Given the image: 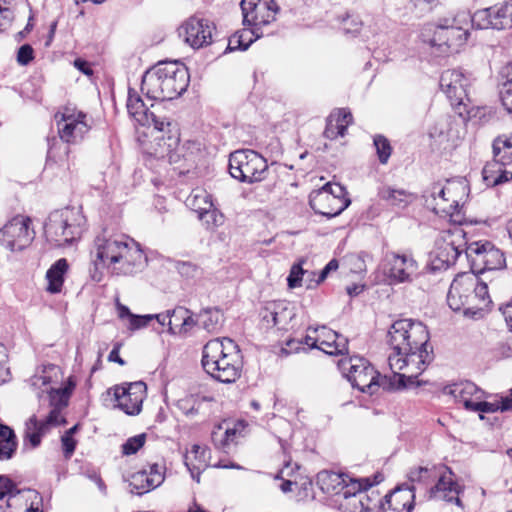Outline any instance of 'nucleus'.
<instances>
[{
	"mask_svg": "<svg viewBox=\"0 0 512 512\" xmlns=\"http://www.w3.org/2000/svg\"><path fill=\"white\" fill-rule=\"evenodd\" d=\"M429 338L427 327L412 319L397 320L388 330L387 343L393 351L388 356V365L392 372L403 375L409 385L415 383L432 359L427 349Z\"/></svg>",
	"mask_w": 512,
	"mask_h": 512,
	"instance_id": "nucleus-1",
	"label": "nucleus"
},
{
	"mask_svg": "<svg viewBox=\"0 0 512 512\" xmlns=\"http://www.w3.org/2000/svg\"><path fill=\"white\" fill-rule=\"evenodd\" d=\"M189 73L179 61H163L148 69L142 76L141 91L159 101L173 100L186 91Z\"/></svg>",
	"mask_w": 512,
	"mask_h": 512,
	"instance_id": "nucleus-2",
	"label": "nucleus"
},
{
	"mask_svg": "<svg viewBox=\"0 0 512 512\" xmlns=\"http://www.w3.org/2000/svg\"><path fill=\"white\" fill-rule=\"evenodd\" d=\"M202 366L214 379L223 383L235 382L242 369L238 345L230 338H216L203 347Z\"/></svg>",
	"mask_w": 512,
	"mask_h": 512,
	"instance_id": "nucleus-3",
	"label": "nucleus"
},
{
	"mask_svg": "<svg viewBox=\"0 0 512 512\" xmlns=\"http://www.w3.org/2000/svg\"><path fill=\"white\" fill-rule=\"evenodd\" d=\"M447 303L453 311L474 317L491 304L487 284L473 272L459 273L450 285Z\"/></svg>",
	"mask_w": 512,
	"mask_h": 512,
	"instance_id": "nucleus-4",
	"label": "nucleus"
},
{
	"mask_svg": "<svg viewBox=\"0 0 512 512\" xmlns=\"http://www.w3.org/2000/svg\"><path fill=\"white\" fill-rule=\"evenodd\" d=\"M340 368L353 387L369 395L375 394L380 387L386 391H393L409 386L399 372L395 371L391 376H382L364 358L354 357L342 360Z\"/></svg>",
	"mask_w": 512,
	"mask_h": 512,
	"instance_id": "nucleus-5",
	"label": "nucleus"
},
{
	"mask_svg": "<svg viewBox=\"0 0 512 512\" xmlns=\"http://www.w3.org/2000/svg\"><path fill=\"white\" fill-rule=\"evenodd\" d=\"M160 122L162 125H151V140L144 145L145 153L157 159H167L170 164H179L176 169L180 174L188 172V162H193L192 155L186 154L184 146L179 147L180 137L176 125L166 118Z\"/></svg>",
	"mask_w": 512,
	"mask_h": 512,
	"instance_id": "nucleus-6",
	"label": "nucleus"
},
{
	"mask_svg": "<svg viewBox=\"0 0 512 512\" xmlns=\"http://www.w3.org/2000/svg\"><path fill=\"white\" fill-rule=\"evenodd\" d=\"M85 223L86 219L79 208L65 207L49 214L44 224V234L54 246H64L81 237Z\"/></svg>",
	"mask_w": 512,
	"mask_h": 512,
	"instance_id": "nucleus-7",
	"label": "nucleus"
},
{
	"mask_svg": "<svg viewBox=\"0 0 512 512\" xmlns=\"http://www.w3.org/2000/svg\"><path fill=\"white\" fill-rule=\"evenodd\" d=\"M69 394L66 389H51L49 391L50 411L43 419L39 420L33 415L26 422L24 438L30 442L33 448L41 443V438L52 428L66 423L62 410L68 405Z\"/></svg>",
	"mask_w": 512,
	"mask_h": 512,
	"instance_id": "nucleus-8",
	"label": "nucleus"
},
{
	"mask_svg": "<svg viewBox=\"0 0 512 512\" xmlns=\"http://www.w3.org/2000/svg\"><path fill=\"white\" fill-rule=\"evenodd\" d=\"M468 15H457L439 18L436 22L431 44L442 53H456L468 40Z\"/></svg>",
	"mask_w": 512,
	"mask_h": 512,
	"instance_id": "nucleus-9",
	"label": "nucleus"
},
{
	"mask_svg": "<svg viewBox=\"0 0 512 512\" xmlns=\"http://www.w3.org/2000/svg\"><path fill=\"white\" fill-rule=\"evenodd\" d=\"M229 173L243 183L261 182L268 176V163L254 150H236L229 156Z\"/></svg>",
	"mask_w": 512,
	"mask_h": 512,
	"instance_id": "nucleus-10",
	"label": "nucleus"
},
{
	"mask_svg": "<svg viewBox=\"0 0 512 512\" xmlns=\"http://www.w3.org/2000/svg\"><path fill=\"white\" fill-rule=\"evenodd\" d=\"M309 204L315 213L333 218L349 206L350 199L342 185L327 183L310 194Z\"/></svg>",
	"mask_w": 512,
	"mask_h": 512,
	"instance_id": "nucleus-11",
	"label": "nucleus"
},
{
	"mask_svg": "<svg viewBox=\"0 0 512 512\" xmlns=\"http://www.w3.org/2000/svg\"><path fill=\"white\" fill-rule=\"evenodd\" d=\"M466 246L465 232L460 227H454L443 231L441 238L437 241L436 249L432 253V270L447 269L454 265L464 252Z\"/></svg>",
	"mask_w": 512,
	"mask_h": 512,
	"instance_id": "nucleus-12",
	"label": "nucleus"
},
{
	"mask_svg": "<svg viewBox=\"0 0 512 512\" xmlns=\"http://www.w3.org/2000/svg\"><path fill=\"white\" fill-rule=\"evenodd\" d=\"M467 190L468 186L462 178L447 180L444 186L434 185L431 194L433 211L440 216L452 218L459 212L460 202Z\"/></svg>",
	"mask_w": 512,
	"mask_h": 512,
	"instance_id": "nucleus-13",
	"label": "nucleus"
},
{
	"mask_svg": "<svg viewBox=\"0 0 512 512\" xmlns=\"http://www.w3.org/2000/svg\"><path fill=\"white\" fill-rule=\"evenodd\" d=\"M125 239L126 237L123 235L108 236L105 232L95 238L94 247L91 250L94 266L93 280L101 281V270L105 267L113 271Z\"/></svg>",
	"mask_w": 512,
	"mask_h": 512,
	"instance_id": "nucleus-14",
	"label": "nucleus"
},
{
	"mask_svg": "<svg viewBox=\"0 0 512 512\" xmlns=\"http://www.w3.org/2000/svg\"><path fill=\"white\" fill-rule=\"evenodd\" d=\"M473 81L470 73L461 69H448L441 74L439 85L452 106H466L470 102L469 87Z\"/></svg>",
	"mask_w": 512,
	"mask_h": 512,
	"instance_id": "nucleus-15",
	"label": "nucleus"
},
{
	"mask_svg": "<svg viewBox=\"0 0 512 512\" xmlns=\"http://www.w3.org/2000/svg\"><path fill=\"white\" fill-rule=\"evenodd\" d=\"M34 232L30 230V219L18 215L0 229V245L10 251H21L33 240Z\"/></svg>",
	"mask_w": 512,
	"mask_h": 512,
	"instance_id": "nucleus-16",
	"label": "nucleus"
},
{
	"mask_svg": "<svg viewBox=\"0 0 512 512\" xmlns=\"http://www.w3.org/2000/svg\"><path fill=\"white\" fill-rule=\"evenodd\" d=\"M60 138L67 143L81 141L90 130L87 115L74 108L65 107L62 112L55 115Z\"/></svg>",
	"mask_w": 512,
	"mask_h": 512,
	"instance_id": "nucleus-17",
	"label": "nucleus"
},
{
	"mask_svg": "<svg viewBox=\"0 0 512 512\" xmlns=\"http://www.w3.org/2000/svg\"><path fill=\"white\" fill-rule=\"evenodd\" d=\"M384 273L392 284L411 282L418 263L411 254L387 252L383 260Z\"/></svg>",
	"mask_w": 512,
	"mask_h": 512,
	"instance_id": "nucleus-18",
	"label": "nucleus"
},
{
	"mask_svg": "<svg viewBox=\"0 0 512 512\" xmlns=\"http://www.w3.org/2000/svg\"><path fill=\"white\" fill-rule=\"evenodd\" d=\"M243 24L260 29L275 20L279 7L275 0H242Z\"/></svg>",
	"mask_w": 512,
	"mask_h": 512,
	"instance_id": "nucleus-19",
	"label": "nucleus"
},
{
	"mask_svg": "<svg viewBox=\"0 0 512 512\" xmlns=\"http://www.w3.org/2000/svg\"><path fill=\"white\" fill-rule=\"evenodd\" d=\"M215 25L203 18L190 17L179 27V36L193 49L203 48L212 43Z\"/></svg>",
	"mask_w": 512,
	"mask_h": 512,
	"instance_id": "nucleus-20",
	"label": "nucleus"
},
{
	"mask_svg": "<svg viewBox=\"0 0 512 512\" xmlns=\"http://www.w3.org/2000/svg\"><path fill=\"white\" fill-rule=\"evenodd\" d=\"M382 475H375L374 482H371L369 478H363L361 480L349 479L348 488L342 492V499L340 506L350 509V512H362L372 510L368 503H364V500H369V495L366 490L372 487L374 484H378L382 481Z\"/></svg>",
	"mask_w": 512,
	"mask_h": 512,
	"instance_id": "nucleus-21",
	"label": "nucleus"
},
{
	"mask_svg": "<svg viewBox=\"0 0 512 512\" xmlns=\"http://www.w3.org/2000/svg\"><path fill=\"white\" fill-rule=\"evenodd\" d=\"M145 394L146 385L141 381L114 388L116 406L127 415H137L141 412Z\"/></svg>",
	"mask_w": 512,
	"mask_h": 512,
	"instance_id": "nucleus-22",
	"label": "nucleus"
},
{
	"mask_svg": "<svg viewBox=\"0 0 512 512\" xmlns=\"http://www.w3.org/2000/svg\"><path fill=\"white\" fill-rule=\"evenodd\" d=\"M508 10L507 4L477 10L470 17V21L477 29L503 30L512 26V18Z\"/></svg>",
	"mask_w": 512,
	"mask_h": 512,
	"instance_id": "nucleus-23",
	"label": "nucleus"
},
{
	"mask_svg": "<svg viewBox=\"0 0 512 512\" xmlns=\"http://www.w3.org/2000/svg\"><path fill=\"white\" fill-rule=\"evenodd\" d=\"M146 262V257L139 244L126 237L122 246L113 273L117 275H129L140 271Z\"/></svg>",
	"mask_w": 512,
	"mask_h": 512,
	"instance_id": "nucleus-24",
	"label": "nucleus"
},
{
	"mask_svg": "<svg viewBox=\"0 0 512 512\" xmlns=\"http://www.w3.org/2000/svg\"><path fill=\"white\" fill-rule=\"evenodd\" d=\"M415 488L402 485L385 496L381 503L382 512H411L415 503Z\"/></svg>",
	"mask_w": 512,
	"mask_h": 512,
	"instance_id": "nucleus-25",
	"label": "nucleus"
},
{
	"mask_svg": "<svg viewBox=\"0 0 512 512\" xmlns=\"http://www.w3.org/2000/svg\"><path fill=\"white\" fill-rule=\"evenodd\" d=\"M309 331L319 333L320 341L318 349L328 355H340L348 353V339L326 326L308 328Z\"/></svg>",
	"mask_w": 512,
	"mask_h": 512,
	"instance_id": "nucleus-26",
	"label": "nucleus"
},
{
	"mask_svg": "<svg viewBox=\"0 0 512 512\" xmlns=\"http://www.w3.org/2000/svg\"><path fill=\"white\" fill-rule=\"evenodd\" d=\"M444 393L451 395L456 402L462 403L467 410L472 409L476 400L484 396V392L471 381L453 383L444 388Z\"/></svg>",
	"mask_w": 512,
	"mask_h": 512,
	"instance_id": "nucleus-27",
	"label": "nucleus"
},
{
	"mask_svg": "<svg viewBox=\"0 0 512 512\" xmlns=\"http://www.w3.org/2000/svg\"><path fill=\"white\" fill-rule=\"evenodd\" d=\"M127 110L130 116L142 126L151 128V125H162L160 120L163 118L156 116L153 111H150L142 98L132 89L128 91Z\"/></svg>",
	"mask_w": 512,
	"mask_h": 512,
	"instance_id": "nucleus-28",
	"label": "nucleus"
},
{
	"mask_svg": "<svg viewBox=\"0 0 512 512\" xmlns=\"http://www.w3.org/2000/svg\"><path fill=\"white\" fill-rule=\"evenodd\" d=\"M292 316L284 301L269 302L260 311L261 322L265 328L284 325L292 319Z\"/></svg>",
	"mask_w": 512,
	"mask_h": 512,
	"instance_id": "nucleus-29",
	"label": "nucleus"
},
{
	"mask_svg": "<svg viewBox=\"0 0 512 512\" xmlns=\"http://www.w3.org/2000/svg\"><path fill=\"white\" fill-rule=\"evenodd\" d=\"M209 454V449L194 444L184 456V463L197 482H200V474L208 466Z\"/></svg>",
	"mask_w": 512,
	"mask_h": 512,
	"instance_id": "nucleus-30",
	"label": "nucleus"
},
{
	"mask_svg": "<svg viewBox=\"0 0 512 512\" xmlns=\"http://www.w3.org/2000/svg\"><path fill=\"white\" fill-rule=\"evenodd\" d=\"M321 489L328 494H333L340 501L342 492L348 488L347 477L336 472H323L318 477Z\"/></svg>",
	"mask_w": 512,
	"mask_h": 512,
	"instance_id": "nucleus-31",
	"label": "nucleus"
},
{
	"mask_svg": "<svg viewBox=\"0 0 512 512\" xmlns=\"http://www.w3.org/2000/svg\"><path fill=\"white\" fill-rule=\"evenodd\" d=\"M488 245H491L489 241H477L470 244L466 243L464 252L466 258L470 262L471 271L475 274L483 273V267L486 259V252L489 251Z\"/></svg>",
	"mask_w": 512,
	"mask_h": 512,
	"instance_id": "nucleus-32",
	"label": "nucleus"
},
{
	"mask_svg": "<svg viewBox=\"0 0 512 512\" xmlns=\"http://www.w3.org/2000/svg\"><path fill=\"white\" fill-rule=\"evenodd\" d=\"M483 180L488 186H497L512 180V172L494 158L487 162L482 170Z\"/></svg>",
	"mask_w": 512,
	"mask_h": 512,
	"instance_id": "nucleus-33",
	"label": "nucleus"
},
{
	"mask_svg": "<svg viewBox=\"0 0 512 512\" xmlns=\"http://www.w3.org/2000/svg\"><path fill=\"white\" fill-rule=\"evenodd\" d=\"M436 497H440L447 502H455L456 505L462 506V502L458 497L461 487L452 480L451 477L443 475L439 478L433 490Z\"/></svg>",
	"mask_w": 512,
	"mask_h": 512,
	"instance_id": "nucleus-34",
	"label": "nucleus"
},
{
	"mask_svg": "<svg viewBox=\"0 0 512 512\" xmlns=\"http://www.w3.org/2000/svg\"><path fill=\"white\" fill-rule=\"evenodd\" d=\"M17 445L13 429L0 423V461L10 460L17 450Z\"/></svg>",
	"mask_w": 512,
	"mask_h": 512,
	"instance_id": "nucleus-35",
	"label": "nucleus"
},
{
	"mask_svg": "<svg viewBox=\"0 0 512 512\" xmlns=\"http://www.w3.org/2000/svg\"><path fill=\"white\" fill-rule=\"evenodd\" d=\"M68 269L67 260L62 258L57 260L47 271L46 278L48 281L47 290L51 293H58L61 291L64 274Z\"/></svg>",
	"mask_w": 512,
	"mask_h": 512,
	"instance_id": "nucleus-36",
	"label": "nucleus"
},
{
	"mask_svg": "<svg viewBox=\"0 0 512 512\" xmlns=\"http://www.w3.org/2000/svg\"><path fill=\"white\" fill-rule=\"evenodd\" d=\"M258 31V29L253 27L252 29L245 28L236 32L229 38L227 50H247L256 39L262 36Z\"/></svg>",
	"mask_w": 512,
	"mask_h": 512,
	"instance_id": "nucleus-37",
	"label": "nucleus"
},
{
	"mask_svg": "<svg viewBox=\"0 0 512 512\" xmlns=\"http://www.w3.org/2000/svg\"><path fill=\"white\" fill-rule=\"evenodd\" d=\"M223 315L220 309L215 307H209L202 309L197 314L198 326L205 329L206 331L213 333L216 332L222 324Z\"/></svg>",
	"mask_w": 512,
	"mask_h": 512,
	"instance_id": "nucleus-38",
	"label": "nucleus"
},
{
	"mask_svg": "<svg viewBox=\"0 0 512 512\" xmlns=\"http://www.w3.org/2000/svg\"><path fill=\"white\" fill-rule=\"evenodd\" d=\"M493 158L504 166L512 163V137L499 136L493 141Z\"/></svg>",
	"mask_w": 512,
	"mask_h": 512,
	"instance_id": "nucleus-39",
	"label": "nucleus"
},
{
	"mask_svg": "<svg viewBox=\"0 0 512 512\" xmlns=\"http://www.w3.org/2000/svg\"><path fill=\"white\" fill-rule=\"evenodd\" d=\"M213 398L208 396H191L183 400L180 404L182 409H185V414L196 415V414H207L210 412V404Z\"/></svg>",
	"mask_w": 512,
	"mask_h": 512,
	"instance_id": "nucleus-40",
	"label": "nucleus"
},
{
	"mask_svg": "<svg viewBox=\"0 0 512 512\" xmlns=\"http://www.w3.org/2000/svg\"><path fill=\"white\" fill-rule=\"evenodd\" d=\"M185 204L196 213L213 206L211 195L202 189H194L187 197Z\"/></svg>",
	"mask_w": 512,
	"mask_h": 512,
	"instance_id": "nucleus-41",
	"label": "nucleus"
},
{
	"mask_svg": "<svg viewBox=\"0 0 512 512\" xmlns=\"http://www.w3.org/2000/svg\"><path fill=\"white\" fill-rule=\"evenodd\" d=\"M129 488L131 493L137 495H142L155 489L153 485H150L147 470L133 473L129 478Z\"/></svg>",
	"mask_w": 512,
	"mask_h": 512,
	"instance_id": "nucleus-42",
	"label": "nucleus"
},
{
	"mask_svg": "<svg viewBox=\"0 0 512 512\" xmlns=\"http://www.w3.org/2000/svg\"><path fill=\"white\" fill-rule=\"evenodd\" d=\"M487 247L489 248V251L486 252V262L483 267V272L486 270L502 269L505 266L504 254L492 243Z\"/></svg>",
	"mask_w": 512,
	"mask_h": 512,
	"instance_id": "nucleus-43",
	"label": "nucleus"
},
{
	"mask_svg": "<svg viewBox=\"0 0 512 512\" xmlns=\"http://www.w3.org/2000/svg\"><path fill=\"white\" fill-rule=\"evenodd\" d=\"M382 199L388 201L391 205H406L409 194L404 190L392 189L390 187L382 188L379 192Z\"/></svg>",
	"mask_w": 512,
	"mask_h": 512,
	"instance_id": "nucleus-44",
	"label": "nucleus"
},
{
	"mask_svg": "<svg viewBox=\"0 0 512 512\" xmlns=\"http://www.w3.org/2000/svg\"><path fill=\"white\" fill-rule=\"evenodd\" d=\"M190 311L183 307H177L170 310L169 321L167 322L168 331L170 334H181V322L186 314Z\"/></svg>",
	"mask_w": 512,
	"mask_h": 512,
	"instance_id": "nucleus-45",
	"label": "nucleus"
},
{
	"mask_svg": "<svg viewBox=\"0 0 512 512\" xmlns=\"http://www.w3.org/2000/svg\"><path fill=\"white\" fill-rule=\"evenodd\" d=\"M374 146L376 153L381 164H386L391 156L392 147L389 140L383 135H376L374 137Z\"/></svg>",
	"mask_w": 512,
	"mask_h": 512,
	"instance_id": "nucleus-46",
	"label": "nucleus"
},
{
	"mask_svg": "<svg viewBox=\"0 0 512 512\" xmlns=\"http://www.w3.org/2000/svg\"><path fill=\"white\" fill-rule=\"evenodd\" d=\"M314 274L315 272L304 270L302 268V261L297 264H294L291 267L290 273L287 277V283L289 288L300 287L305 275L311 276Z\"/></svg>",
	"mask_w": 512,
	"mask_h": 512,
	"instance_id": "nucleus-47",
	"label": "nucleus"
},
{
	"mask_svg": "<svg viewBox=\"0 0 512 512\" xmlns=\"http://www.w3.org/2000/svg\"><path fill=\"white\" fill-rule=\"evenodd\" d=\"M197 214L208 229L217 227L223 223V214L214 208V205L210 209L202 210Z\"/></svg>",
	"mask_w": 512,
	"mask_h": 512,
	"instance_id": "nucleus-48",
	"label": "nucleus"
},
{
	"mask_svg": "<svg viewBox=\"0 0 512 512\" xmlns=\"http://www.w3.org/2000/svg\"><path fill=\"white\" fill-rule=\"evenodd\" d=\"M145 440H146L145 434H139V435L129 438L122 445L123 454L124 455L135 454L145 444Z\"/></svg>",
	"mask_w": 512,
	"mask_h": 512,
	"instance_id": "nucleus-49",
	"label": "nucleus"
},
{
	"mask_svg": "<svg viewBox=\"0 0 512 512\" xmlns=\"http://www.w3.org/2000/svg\"><path fill=\"white\" fill-rule=\"evenodd\" d=\"M337 114L335 127L337 128V134L343 137L347 131V126L352 122L353 116L346 109H339Z\"/></svg>",
	"mask_w": 512,
	"mask_h": 512,
	"instance_id": "nucleus-50",
	"label": "nucleus"
},
{
	"mask_svg": "<svg viewBox=\"0 0 512 512\" xmlns=\"http://www.w3.org/2000/svg\"><path fill=\"white\" fill-rule=\"evenodd\" d=\"M164 471L165 467L162 465L157 463L150 465L149 470H147L150 485H153L155 488L161 485L164 481Z\"/></svg>",
	"mask_w": 512,
	"mask_h": 512,
	"instance_id": "nucleus-51",
	"label": "nucleus"
},
{
	"mask_svg": "<svg viewBox=\"0 0 512 512\" xmlns=\"http://www.w3.org/2000/svg\"><path fill=\"white\" fill-rule=\"evenodd\" d=\"M175 268L182 276L187 278H193L199 273V267L188 261H177Z\"/></svg>",
	"mask_w": 512,
	"mask_h": 512,
	"instance_id": "nucleus-52",
	"label": "nucleus"
},
{
	"mask_svg": "<svg viewBox=\"0 0 512 512\" xmlns=\"http://www.w3.org/2000/svg\"><path fill=\"white\" fill-rule=\"evenodd\" d=\"M499 410L502 411V400L500 402L493 403L481 401V399L476 400L471 409V411H479L484 413H493Z\"/></svg>",
	"mask_w": 512,
	"mask_h": 512,
	"instance_id": "nucleus-53",
	"label": "nucleus"
},
{
	"mask_svg": "<svg viewBox=\"0 0 512 512\" xmlns=\"http://www.w3.org/2000/svg\"><path fill=\"white\" fill-rule=\"evenodd\" d=\"M153 320V315H131L129 329L134 331L146 327Z\"/></svg>",
	"mask_w": 512,
	"mask_h": 512,
	"instance_id": "nucleus-54",
	"label": "nucleus"
},
{
	"mask_svg": "<svg viewBox=\"0 0 512 512\" xmlns=\"http://www.w3.org/2000/svg\"><path fill=\"white\" fill-rule=\"evenodd\" d=\"M8 355L3 344L0 343V385L8 380L9 368L7 367Z\"/></svg>",
	"mask_w": 512,
	"mask_h": 512,
	"instance_id": "nucleus-55",
	"label": "nucleus"
},
{
	"mask_svg": "<svg viewBox=\"0 0 512 512\" xmlns=\"http://www.w3.org/2000/svg\"><path fill=\"white\" fill-rule=\"evenodd\" d=\"M430 477V471L426 467H417L410 470L408 478L410 482H426Z\"/></svg>",
	"mask_w": 512,
	"mask_h": 512,
	"instance_id": "nucleus-56",
	"label": "nucleus"
},
{
	"mask_svg": "<svg viewBox=\"0 0 512 512\" xmlns=\"http://www.w3.org/2000/svg\"><path fill=\"white\" fill-rule=\"evenodd\" d=\"M34 58L33 48L29 44H24L18 49L17 61L20 65L29 64Z\"/></svg>",
	"mask_w": 512,
	"mask_h": 512,
	"instance_id": "nucleus-57",
	"label": "nucleus"
},
{
	"mask_svg": "<svg viewBox=\"0 0 512 512\" xmlns=\"http://www.w3.org/2000/svg\"><path fill=\"white\" fill-rule=\"evenodd\" d=\"M500 97L503 106L506 108L507 111L512 113V87H508L502 84Z\"/></svg>",
	"mask_w": 512,
	"mask_h": 512,
	"instance_id": "nucleus-58",
	"label": "nucleus"
},
{
	"mask_svg": "<svg viewBox=\"0 0 512 512\" xmlns=\"http://www.w3.org/2000/svg\"><path fill=\"white\" fill-rule=\"evenodd\" d=\"M16 489L15 484L7 476H0V499L6 494H12Z\"/></svg>",
	"mask_w": 512,
	"mask_h": 512,
	"instance_id": "nucleus-59",
	"label": "nucleus"
},
{
	"mask_svg": "<svg viewBox=\"0 0 512 512\" xmlns=\"http://www.w3.org/2000/svg\"><path fill=\"white\" fill-rule=\"evenodd\" d=\"M61 442L65 456L70 457L75 450L76 441L70 435H63L61 437Z\"/></svg>",
	"mask_w": 512,
	"mask_h": 512,
	"instance_id": "nucleus-60",
	"label": "nucleus"
},
{
	"mask_svg": "<svg viewBox=\"0 0 512 512\" xmlns=\"http://www.w3.org/2000/svg\"><path fill=\"white\" fill-rule=\"evenodd\" d=\"M195 325H198L197 318L194 319L191 313L186 314L181 322V334H186Z\"/></svg>",
	"mask_w": 512,
	"mask_h": 512,
	"instance_id": "nucleus-61",
	"label": "nucleus"
},
{
	"mask_svg": "<svg viewBox=\"0 0 512 512\" xmlns=\"http://www.w3.org/2000/svg\"><path fill=\"white\" fill-rule=\"evenodd\" d=\"M501 311L509 331L512 332V301L501 307Z\"/></svg>",
	"mask_w": 512,
	"mask_h": 512,
	"instance_id": "nucleus-62",
	"label": "nucleus"
},
{
	"mask_svg": "<svg viewBox=\"0 0 512 512\" xmlns=\"http://www.w3.org/2000/svg\"><path fill=\"white\" fill-rule=\"evenodd\" d=\"M501 77L504 85L512 87V62L508 63L501 70Z\"/></svg>",
	"mask_w": 512,
	"mask_h": 512,
	"instance_id": "nucleus-63",
	"label": "nucleus"
},
{
	"mask_svg": "<svg viewBox=\"0 0 512 512\" xmlns=\"http://www.w3.org/2000/svg\"><path fill=\"white\" fill-rule=\"evenodd\" d=\"M74 66L85 75H91L93 72L88 62L83 59H76L74 61Z\"/></svg>",
	"mask_w": 512,
	"mask_h": 512,
	"instance_id": "nucleus-64",
	"label": "nucleus"
}]
</instances>
